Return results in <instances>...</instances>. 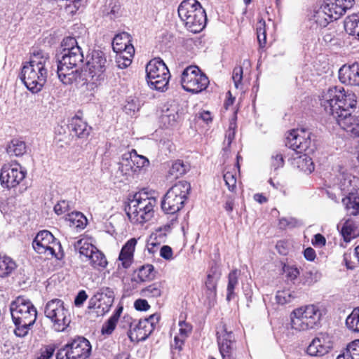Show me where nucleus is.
<instances>
[{"label":"nucleus","instance_id":"423d86ee","mask_svg":"<svg viewBox=\"0 0 359 359\" xmlns=\"http://www.w3.org/2000/svg\"><path fill=\"white\" fill-rule=\"evenodd\" d=\"M177 11L180 18L190 32L198 33L205 27L206 13L197 0L182 1Z\"/></svg>","mask_w":359,"mask_h":359},{"label":"nucleus","instance_id":"7c9ffc66","mask_svg":"<svg viewBox=\"0 0 359 359\" xmlns=\"http://www.w3.org/2000/svg\"><path fill=\"white\" fill-rule=\"evenodd\" d=\"M123 311V306H120L108 320L102 325V333L111 334L114 330L120 316Z\"/></svg>","mask_w":359,"mask_h":359},{"label":"nucleus","instance_id":"f03ea898","mask_svg":"<svg viewBox=\"0 0 359 359\" xmlns=\"http://www.w3.org/2000/svg\"><path fill=\"white\" fill-rule=\"evenodd\" d=\"M49 55L42 50H34L30 60L22 67L20 78L32 93L40 92L47 81Z\"/></svg>","mask_w":359,"mask_h":359},{"label":"nucleus","instance_id":"8fccbe9b","mask_svg":"<svg viewBox=\"0 0 359 359\" xmlns=\"http://www.w3.org/2000/svg\"><path fill=\"white\" fill-rule=\"evenodd\" d=\"M223 178L229 190L233 191L236 184V174L233 172L227 171L224 174Z\"/></svg>","mask_w":359,"mask_h":359},{"label":"nucleus","instance_id":"052dcab7","mask_svg":"<svg viewBox=\"0 0 359 359\" xmlns=\"http://www.w3.org/2000/svg\"><path fill=\"white\" fill-rule=\"evenodd\" d=\"M283 271L290 280H294L299 274L298 269L294 266H284Z\"/></svg>","mask_w":359,"mask_h":359},{"label":"nucleus","instance_id":"dca6fc26","mask_svg":"<svg viewBox=\"0 0 359 359\" xmlns=\"http://www.w3.org/2000/svg\"><path fill=\"white\" fill-rule=\"evenodd\" d=\"M25 175L26 171L18 162L5 163L1 169V183L6 188L15 187L25 179Z\"/></svg>","mask_w":359,"mask_h":359},{"label":"nucleus","instance_id":"e2e57ef3","mask_svg":"<svg viewBox=\"0 0 359 359\" xmlns=\"http://www.w3.org/2000/svg\"><path fill=\"white\" fill-rule=\"evenodd\" d=\"M284 165V160L283 155L280 154H276L271 157V165L275 170L283 167Z\"/></svg>","mask_w":359,"mask_h":359},{"label":"nucleus","instance_id":"09e8293b","mask_svg":"<svg viewBox=\"0 0 359 359\" xmlns=\"http://www.w3.org/2000/svg\"><path fill=\"white\" fill-rule=\"evenodd\" d=\"M61 46L62 48L61 53H67V51L72 50L76 48H81L76 39L71 36L65 38L62 41Z\"/></svg>","mask_w":359,"mask_h":359},{"label":"nucleus","instance_id":"1a4fd4ad","mask_svg":"<svg viewBox=\"0 0 359 359\" xmlns=\"http://www.w3.org/2000/svg\"><path fill=\"white\" fill-rule=\"evenodd\" d=\"M191 190L187 181H180L170 187L161 201V208L166 214H175L184 206Z\"/></svg>","mask_w":359,"mask_h":359},{"label":"nucleus","instance_id":"de8ad7c7","mask_svg":"<svg viewBox=\"0 0 359 359\" xmlns=\"http://www.w3.org/2000/svg\"><path fill=\"white\" fill-rule=\"evenodd\" d=\"M219 278V273H217V268H212L210 273L208 274L207 280L205 281V287L206 289H210V290L213 289H216L217 287V282ZM212 293V291L211 292Z\"/></svg>","mask_w":359,"mask_h":359},{"label":"nucleus","instance_id":"13d9d810","mask_svg":"<svg viewBox=\"0 0 359 359\" xmlns=\"http://www.w3.org/2000/svg\"><path fill=\"white\" fill-rule=\"evenodd\" d=\"M136 244V239L131 238L123 246L121 252H123V253L130 254L133 255Z\"/></svg>","mask_w":359,"mask_h":359},{"label":"nucleus","instance_id":"0eeeda50","mask_svg":"<svg viewBox=\"0 0 359 359\" xmlns=\"http://www.w3.org/2000/svg\"><path fill=\"white\" fill-rule=\"evenodd\" d=\"M322 311L317 305L299 307L290 314L291 327L299 332L311 330L320 323Z\"/></svg>","mask_w":359,"mask_h":359},{"label":"nucleus","instance_id":"a19ab883","mask_svg":"<svg viewBox=\"0 0 359 359\" xmlns=\"http://www.w3.org/2000/svg\"><path fill=\"white\" fill-rule=\"evenodd\" d=\"M346 325L353 332H359V307L354 309L347 317Z\"/></svg>","mask_w":359,"mask_h":359},{"label":"nucleus","instance_id":"49530a36","mask_svg":"<svg viewBox=\"0 0 359 359\" xmlns=\"http://www.w3.org/2000/svg\"><path fill=\"white\" fill-rule=\"evenodd\" d=\"M294 297L293 292L290 290L278 291L276 295L277 303L281 305L291 302Z\"/></svg>","mask_w":359,"mask_h":359},{"label":"nucleus","instance_id":"bb28decb","mask_svg":"<svg viewBox=\"0 0 359 359\" xmlns=\"http://www.w3.org/2000/svg\"><path fill=\"white\" fill-rule=\"evenodd\" d=\"M65 219L70 227H73L77 231L83 229L87 224L86 217L80 212L68 214Z\"/></svg>","mask_w":359,"mask_h":359},{"label":"nucleus","instance_id":"f257e3e1","mask_svg":"<svg viewBox=\"0 0 359 359\" xmlns=\"http://www.w3.org/2000/svg\"><path fill=\"white\" fill-rule=\"evenodd\" d=\"M356 104L355 93L345 90L342 87L330 88L323 93L320 99L321 106L336 119L343 130L359 136V120L351 111L355 108Z\"/></svg>","mask_w":359,"mask_h":359},{"label":"nucleus","instance_id":"37998d69","mask_svg":"<svg viewBox=\"0 0 359 359\" xmlns=\"http://www.w3.org/2000/svg\"><path fill=\"white\" fill-rule=\"evenodd\" d=\"M153 271L154 266L151 264L142 266L138 270L137 277L141 282L152 280L154 278Z\"/></svg>","mask_w":359,"mask_h":359},{"label":"nucleus","instance_id":"58836bf2","mask_svg":"<svg viewBox=\"0 0 359 359\" xmlns=\"http://www.w3.org/2000/svg\"><path fill=\"white\" fill-rule=\"evenodd\" d=\"M129 158H132V161L133 162V165H135L134 169L140 172L141 168L146 167L149 165V160L144 156L138 155L137 151L135 149H133L129 153Z\"/></svg>","mask_w":359,"mask_h":359},{"label":"nucleus","instance_id":"2eb2a0df","mask_svg":"<svg viewBox=\"0 0 359 359\" xmlns=\"http://www.w3.org/2000/svg\"><path fill=\"white\" fill-rule=\"evenodd\" d=\"M114 298L115 294L112 288L109 287H100L90 299L88 308L96 309L98 316H103L110 310Z\"/></svg>","mask_w":359,"mask_h":359},{"label":"nucleus","instance_id":"79ce46f5","mask_svg":"<svg viewBox=\"0 0 359 359\" xmlns=\"http://www.w3.org/2000/svg\"><path fill=\"white\" fill-rule=\"evenodd\" d=\"M189 169V165L181 160L176 161L170 168L169 174L174 178H178L185 174Z\"/></svg>","mask_w":359,"mask_h":359},{"label":"nucleus","instance_id":"7ed1b4c3","mask_svg":"<svg viewBox=\"0 0 359 359\" xmlns=\"http://www.w3.org/2000/svg\"><path fill=\"white\" fill-rule=\"evenodd\" d=\"M10 311L15 325V335L25 337L36 320V307L29 299L20 296L11 303Z\"/></svg>","mask_w":359,"mask_h":359},{"label":"nucleus","instance_id":"ea45409f","mask_svg":"<svg viewBox=\"0 0 359 359\" xmlns=\"http://www.w3.org/2000/svg\"><path fill=\"white\" fill-rule=\"evenodd\" d=\"M313 20L318 25L322 27H326L330 22L333 21V20L330 18V15L327 14V12L325 11L322 5L320 8L314 13Z\"/></svg>","mask_w":359,"mask_h":359},{"label":"nucleus","instance_id":"4c0bfd02","mask_svg":"<svg viewBox=\"0 0 359 359\" xmlns=\"http://www.w3.org/2000/svg\"><path fill=\"white\" fill-rule=\"evenodd\" d=\"M135 49L132 45H126L124 44L123 52L121 53V55L119 56L118 59L123 58V62L121 63L120 60H118V66L121 68L128 67L132 62V57L134 55Z\"/></svg>","mask_w":359,"mask_h":359},{"label":"nucleus","instance_id":"412c9836","mask_svg":"<svg viewBox=\"0 0 359 359\" xmlns=\"http://www.w3.org/2000/svg\"><path fill=\"white\" fill-rule=\"evenodd\" d=\"M354 4V0H324L322 6L333 20L339 19Z\"/></svg>","mask_w":359,"mask_h":359},{"label":"nucleus","instance_id":"9d476101","mask_svg":"<svg viewBox=\"0 0 359 359\" xmlns=\"http://www.w3.org/2000/svg\"><path fill=\"white\" fill-rule=\"evenodd\" d=\"M125 320L129 324L128 336L132 342L144 341L152 333L156 324L159 321L160 316L157 314L150 315L149 318L139 320H132L125 317Z\"/></svg>","mask_w":359,"mask_h":359},{"label":"nucleus","instance_id":"bf43d9fd","mask_svg":"<svg viewBox=\"0 0 359 359\" xmlns=\"http://www.w3.org/2000/svg\"><path fill=\"white\" fill-rule=\"evenodd\" d=\"M136 244V239L131 238L123 246L121 252H123V253L130 254L133 255Z\"/></svg>","mask_w":359,"mask_h":359},{"label":"nucleus","instance_id":"774afa93","mask_svg":"<svg viewBox=\"0 0 359 359\" xmlns=\"http://www.w3.org/2000/svg\"><path fill=\"white\" fill-rule=\"evenodd\" d=\"M88 295L85 290H81L79 292L78 294L75 297L74 304L76 306H81L83 302L87 299Z\"/></svg>","mask_w":359,"mask_h":359},{"label":"nucleus","instance_id":"0e129e2a","mask_svg":"<svg viewBox=\"0 0 359 359\" xmlns=\"http://www.w3.org/2000/svg\"><path fill=\"white\" fill-rule=\"evenodd\" d=\"M160 255L166 260H170L172 257V250L168 245H163L160 250Z\"/></svg>","mask_w":359,"mask_h":359},{"label":"nucleus","instance_id":"f704fd0d","mask_svg":"<svg viewBox=\"0 0 359 359\" xmlns=\"http://www.w3.org/2000/svg\"><path fill=\"white\" fill-rule=\"evenodd\" d=\"M87 261H89L91 266L95 269L100 267L104 268L107 265V261L104 255L98 250L97 248Z\"/></svg>","mask_w":359,"mask_h":359},{"label":"nucleus","instance_id":"c85d7f7f","mask_svg":"<svg viewBox=\"0 0 359 359\" xmlns=\"http://www.w3.org/2000/svg\"><path fill=\"white\" fill-rule=\"evenodd\" d=\"M344 27L350 35L356 36L359 40V13L347 17L344 22Z\"/></svg>","mask_w":359,"mask_h":359},{"label":"nucleus","instance_id":"6e6d98bb","mask_svg":"<svg viewBox=\"0 0 359 359\" xmlns=\"http://www.w3.org/2000/svg\"><path fill=\"white\" fill-rule=\"evenodd\" d=\"M55 350V346L53 344L48 345L41 349V356L38 359H50Z\"/></svg>","mask_w":359,"mask_h":359},{"label":"nucleus","instance_id":"b1692460","mask_svg":"<svg viewBox=\"0 0 359 359\" xmlns=\"http://www.w3.org/2000/svg\"><path fill=\"white\" fill-rule=\"evenodd\" d=\"M355 64L352 65H344L339 70V79L343 83L355 86Z\"/></svg>","mask_w":359,"mask_h":359},{"label":"nucleus","instance_id":"338daca9","mask_svg":"<svg viewBox=\"0 0 359 359\" xmlns=\"http://www.w3.org/2000/svg\"><path fill=\"white\" fill-rule=\"evenodd\" d=\"M311 243L314 246L323 247L326 243V239L322 234L317 233L314 236Z\"/></svg>","mask_w":359,"mask_h":359},{"label":"nucleus","instance_id":"f8f14e48","mask_svg":"<svg viewBox=\"0 0 359 359\" xmlns=\"http://www.w3.org/2000/svg\"><path fill=\"white\" fill-rule=\"evenodd\" d=\"M90 353L89 341L83 337H78L58 350L56 359H88Z\"/></svg>","mask_w":359,"mask_h":359},{"label":"nucleus","instance_id":"cd10ccee","mask_svg":"<svg viewBox=\"0 0 359 359\" xmlns=\"http://www.w3.org/2000/svg\"><path fill=\"white\" fill-rule=\"evenodd\" d=\"M341 234L344 241L348 243L359 236V229L354 222L347 220L341 229Z\"/></svg>","mask_w":359,"mask_h":359},{"label":"nucleus","instance_id":"3c124183","mask_svg":"<svg viewBox=\"0 0 359 359\" xmlns=\"http://www.w3.org/2000/svg\"><path fill=\"white\" fill-rule=\"evenodd\" d=\"M242 79L243 68L241 67H236L233 70L232 79L236 88H238L239 86L241 84Z\"/></svg>","mask_w":359,"mask_h":359},{"label":"nucleus","instance_id":"6e6552de","mask_svg":"<svg viewBox=\"0 0 359 359\" xmlns=\"http://www.w3.org/2000/svg\"><path fill=\"white\" fill-rule=\"evenodd\" d=\"M44 315L56 332H64L71 323V314L65 302L57 298L48 301L44 306Z\"/></svg>","mask_w":359,"mask_h":359},{"label":"nucleus","instance_id":"4d7b16f0","mask_svg":"<svg viewBox=\"0 0 359 359\" xmlns=\"http://www.w3.org/2000/svg\"><path fill=\"white\" fill-rule=\"evenodd\" d=\"M69 208V205L68 201H61L55 205L54 211L57 215H60L68 211Z\"/></svg>","mask_w":359,"mask_h":359},{"label":"nucleus","instance_id":"4468645a","mask_svg":"<svg viewBox=\"0 0 359 359\" xmlns=\"http://www.w3.org/2000/svg\"><path fill=\"white\" fill-rule=\"evenodd\" d=\"M32 246L39 254H47L59 258L63 256L60 243L47 230L39 232L33 241Z\"/></svg>","mask_w":359,"mask_h":359},{"label":"nucleus","instance_id":"680f3d73","mask_svg":"<svg viewBox=\"0 0 359 359\" xmlns=\"http://www.w3.org/2000/svg\"><path fill=\"white\" fill-rule=\"evenodd\" d=\"M133 257V255L130 254L123 253V252H120L118 259L121 262L123 268L128 269L130 266Z\"/></svg>","mask_w":359,"mask_h":359},{"label":"nucleus","instance_id":"a18cd8bd","mask_svg":"<svg viewBox=\"0 0 359 359\" xmlns=\"http://www.w3.org/2000/svg\"><path fill=\"white\" fill-rule=\"evenodd\" d=\"M265 25V21L263 19L259 20L256 25L257 40L261 47H264L266 41Z\"/></svg>","mask_w":359,"mask_h":359},{"label":"nucleus","instance_id":"4be33fe9","mask_svg":"<svg viewBox=\"0 0 359 359\" xmlns=\"http://www.w3.org/2000/svg\"><path fill=\"white\" fill-rule=\"evenodd\" d=\"M358 179L349 174H342L339 178V188L344 195L355 194L358 189Z\"/></svg>","mask_w":359,"mask_h":359},{"label":"nucleus","instance_id":"864d4df0","mask_svg":"<svg viewBox=\"0 0 359 359\" xmlns=\"http://www.w3.org/2000/svg\"><path fill=\"white\" fill-rule=\"evenodd\" d=\"M279 224L281 228H293L299 225V222L294 218H281L279 220Z\"/></svg>","mask_w":359,"mask_h":359},{"label":"nucleus","instance_id":"473e14b6","mask_svg":"<svg viewBox=\"0 0 359 359\" xmlns=\"http://www.w3.org/2000/svg\"><path fill=\"white\" fill-rule=\"evenodd\" d=\"M75 250H78L80 255L84 256L86 260L95 250L96 247L88 243L86 240L80 239L74 244Z\"/></svg>","mask_w":359,"mask_h":359},{"label":"nucleus","instance_id":"20e7f679","mask_svg":"<svg viewBox=\"0 0 359 359\" xmlns=\"http://www.w3.org/2000/svg\"><path fill=\"white\" fill-rule=\"evenodd\" d=\"M125 211L133 223L143 224L150 220L154 214L156 199L144 191L137 192L128 198Z\"/></svg>","mask_w":359,"mask_h":359},{"label":"nucleus","instance_id":"9b49d317","mask_svg":"<svg viewBox=\"0 0 359 359\" xmlns=\"http://www.w3.org/2000/svg\"><path fill=\"white\" fill-rule=\"evenodd\" d=\"M147 81L151 89L163 91L170 78L169 70L163 60L154 59L146 66Z\"/></svg>","mask_w":359,"mask_h":359},{"label":"nucleus","instance_id":"e433bc0d","mask_svg":"<svg viewBox=\"0 0 359 359\" xmlns=\"http://www.w3.org/2000/svg\"><path fill=\"white\" fill-rule=\"evenodd\" d=\"M140 294L142 297L151 298L158 297L162 294V286L160 283H154L140 291Z\"/></svg>","mask_w":359,"mask_h":359},{"label":"nucleus","instance_id":"2f4dec72","mask_svg":"<svg viewBox=\"0 0 359 359\" xmlns=\"http://www.w3.org/2000/svg\"><path fill=\"white\" fill-rule=\"evenodd\" d=\"M298 168L305 173L310 174L314 170V164L307 154H304L295 158Z\"/></svg>","mask_w":359,"mask_h":359},{"label":"nucleus","instance_id":"39448f33","mask_svg":"<svg viewBox=\"0 0 359 359\" xmlns=\"http://www.w3.org/2000/svg\"><path fill=\"white\" fill-rule=\"evenodd\" d=\"M84 60L81 48L61 53L57 56V74L60 81L65 85H71L77 81L81 72L79 67Z\"/></svg>","mask_w":359,"mask_h":359},{"label":"nucleus","instance_id":"603ef678","mask_svg":"<svg viewBox=\"0 0 359 359\" xmlns=\"http://www.w3.org/2000/svg\"><path fill=\"white\" fill-rule=\"evenodd\" d=\"M140 109V104L137 100L132 99L128 100L126 104L124 106V110L128 114H134L136 111Z\"/></svg>","mask_w":359,"mask_h":359},{"label":"nucleus","instance_id":"aec40b11","mask_svg":"<svg viewBox=\"0 0 359 359\" xmlns=\"http://www.w3.org/2000/svg\"><path fill=\"white\" fill-rule=\"evenodd\" d=\"M332 348L331 337L326 334L316 336L306 348V353L314 357H321L327 354Z\"/></svg>","mask_w":359,"mask_h":359},{"label":"nucleus","instance_id":"a878e982","mask_svg":"<svg viewBox=\"0 0 359 359\" xmlns=\"http://www.w3.org/2000/svg\"><path fill=\"white\" fill-rule=\"evenodd\" d=\"M131 160L132 158H129V153L125 154L123 156L122 161L119 163L118 171L126 179L139 173L136 169H134L135 165H133V162Z\"/></svg>","mask_w":359,"mask_h":359},{"label":"nucleus","instance_id":"5701e85b","mask_svg":"<svg viewBox=\"0 0 359 359\" xmlns=\"http://www.w3.org/2000/svg\"><path fill=\"white\" fill-rule=\"evenodd\" d=\"M69 128L79 138L87 137L91 130V127L88 126L86 122L77 116L72 118Z\"/></svg>","mask_w":359,"mask_h":359},{"label":"nucleus","instance_id":"f3484780","mask_svg":"<svg viewBox=\"0 0 359 359\" xmlns=\"http://www.w3.org/2000/svg\"><path fill=\"white\" fill-rule=\"evenodd\" d=\"M106 65L107 59L104 54L99 50L93 51L90 59L87 61L89 81L97 85L104 81Z\"/></svg>","mask_w":359,"mask_h":359},{"label":"nucleus","instance_id":"c9c22d12","mask_svg":"<svg viewBox=\"0 0 359 359\" xmlns=\"http://www.w3.org/2000/svg\"><path fill=\"white\" fill-rule=\"evenodd\" d=\"M15 268V263L11 258L0 254V276L5 277Z\"/></svg>","mask_w":359,"mask_h":359},{"label":"nucleus","instance_id":"5fc2aeb1","mask_svg":"<svg viewBox=\"0 0 359 359\" xmlns=\"http://www.w3.org/2000/svg\"><path fill=\"white\" fill-rule=\"evenodd\" d=\"M348 347L352 359H359V339L348 344Z\"/></svg>","mask_w":359,"mask_h":359},{"label":"nucleus","instance_id":"c03bdc74","mask_svg":"<svg viewBox=\"0 0 359 359\" xmlns=\"http://www.w3.org/2000/svg\"><path fill=\"white\" fill-rule=\"evenodd\" d=\"M239 272L237 270L231 271L229 274V283L227 285V296L226 299L230 301L233 295V290L235 286L238 284V275Z\"/></svg>","mask_w":359,"mask_h":359},{"label":"nucleus","instance_id":"69168bd1","mask_svg":"<svg viewBox=\"0 0 359 359\" xmlns=\"http://www.w3.org/2000/svg\"><path fill=\"white\" fill-rule=\"evenodd\" d=\"M134 306L137 311H147L150 308L147 301L142 299H137L134 303Z\"/></svg>","mask_w":359,"mask_h":359},{"label":"nucleus","instance_id":"6ab92c4d","mask_svg":"<svg viewBox=\"0 0 359 359\" xmlns=\"http://www.w3.org/2000/svg\"><path fill=\"white\" fill-rule=\"evenodd\" d=\"M217 343L219 352L223 359H234L233 343L234 336L231 331H228L226 326L222 325L217 332Z\"/></svg>","mask_w":359,"mask_h":359},{"label":"nucleus","instance_id":"ddd939ff","mask_svg":"<svg viewBox=\"0 0 359 359\" xmlns=\"http://www.w3.org/2000/svg\"><path fill=\"white\" fill-rule=\"evenodd\" d=\"M181 84L188 92L198 93L206 89L209 79L196 66H189L182 73Z\"/></svg>","mask_w":359,"mask_h":359},{"label":"nucleus","instance_id":"393cba45","mask_svg":"<svg viewBox=\"0 0 359 359\" xmlns=\"http://www.w3.org/2000/svg\"><path fill=\"white\" fill-rule=\"evenodd\" d=\"M7 154L10 156H21L27 151L26 143L19 139H13L6 146Z\"/></svg>","mask_w":359,"mask_h":359},{"label":"nucleus","instance_id":"c756f323","mask_svg":"<svg viewBox=\"0 0 359 359\" xmlns=\"http://www.w3.org/2000/svg\"><path fill=\"white\" fill-rule=\"evenodd\" d=\"M348 214L357 215L359 214V197L355 194L346 196L342 199Z\"/></svg>","mask_w":359,"mask_h":359},{"label":"nucleus","instance_id":"a211bd4d","mask_svg":"<svg viewBox=\"0 0 359 359\" xmlns=\"http://www.w3.org/2000/svg\"><path fill=\"white\" fill-rule=\"evenodd\" d=\"M286 145L297 153L313 151L314 144L311 140V133L305 130H292L287 137Z\"/></svg>","mask_w":359,"mask_h":359},{"label":"nucleus","instance_id":"72a5a7b5","mask_svg":"<svg viewBox=\"0 0 359 359\" xmlns=\"http://www.w3.org/2000/svg\"><path fill=\"white\" fill-rule=\"evenodd\" d=\"M178 118L179 114L175 110L167 109L165 111H163L160 119L163 126L168 128L173 126L176 123Z\"/></svg>","mask_w":359,"mask_h":359}]
</instances>
